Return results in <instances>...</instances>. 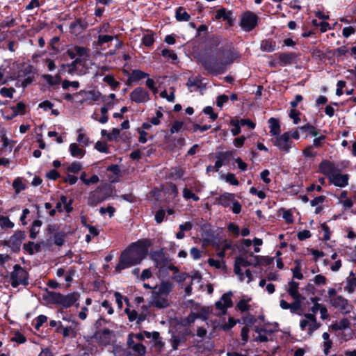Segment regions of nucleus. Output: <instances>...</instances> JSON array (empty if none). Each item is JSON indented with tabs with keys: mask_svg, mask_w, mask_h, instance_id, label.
Instances as JSON below:
<instances>
[{
	"mask_svg": "<svg viewBox=\"0 0 356 356\" xmlns=\"http://www.w3.org/2000/svg\"><path fill=\"white\" fill-rule=\"evenodd\" d=\"M147 249L143 241L131 245L120 255L115 270L120 272L122 269L139 264L147 255Z\"/></svg>",
	"mask_w": 356,
	"mask_h": 356,
	"instance_id": "f257e3e1",
	"label": "nucleus"
},
{
	"mask_svg": "<svg viewBox=\"0 0 356 356\" xmlns=\"http://www.w3.org/2000/svg\"><path fill=\"white\" fill-rule=\"evenodd\" d=\"M217 60L213 62L210 59H205L202 61L204 68L213 74H218L223 71L225 66L232 63L234 54L230 51H220L217 54Z\"/></svg>",
	"mask_w": 356,
	"mask_h": 356,
	"instance_id": "f03ea898",
	"label": "nucleus"
},
{
	"mask_svg": "<svg viewBox=\"0 0 356 356\" xmlns=\"http://www.w3.org/2000/svg\"><path fill=\"white\" fill-rule=\"evenodd\" d=\"M321 327V323L317 322L314 314H305L300 321V327L302 331L307 332L309 336H312L314 332Z\"/></svg>",
	"mask_w": 356,
	"mask_h": 356,
	"instance_id": "7ed1b4c3",
	"label": "nucleus"
},
{
	"mask_svg": "<svg viewBox=\"0 0 356 356\" xmlns=\"http://www.w3.org/2000/svg\"><path fill=\"white\" fill-rule=\"evenodd\" d=\"M27 272L19 265L14 266V270L10 275V283L13 287H17L19 284H27Z\"/></svg>",
	"mask_w": 356,
	"mask_h": 356,
	"instance_id": "20e7f679",
	"label": "nucleus"
},
{
	"mask_svg": "<svg viewBox=\"0 0 356 356\" xmlns=\"http://www.w3.org/2000/svg\"><path fill=\"white\" fill-rule=\"evenodd\" d=\"M258 16L250 11H247L241 15L240 25L245 31H250L257 25Z\"/></svg>",
	"mask_w": 356,
	"mask_h": 356,
	"instance_id": "39448f33",
	"label": "nucleus"
},
{
	"mask_svg": "<svg viewBox=\"0 0 356 356\" xmlns=\"http://www.w3.org/2000/svg\"><path fill=\"white\" fill-rule=\"evenodd\" d=\"M272 142L280 151L284 152H289L293 144L290 138V132H285L282 135H278L272 139Z\"/></svg>",
	"mask_w": 356,
	"mask_h": 356,
	"instance_id": "423d86ee",
	"label": "nucleus"
},
{
	"mask_svg": "<svg viewBox=\"0 0 356 356\" xmlns=\"http://www.w3.org/2000/svg\"><path fill=\"white\" fill-rule=\"evenodd\" d=\"M232 293L228 292L224 293L220 300L215 304L216 309L220 312V314H225L228 308L232 307L233 302L232 300Z\"/></svg>",
	"mask_w": 356,
	"mask_h": 356,
	"instance_id": "0eeeda50",
	"label": "nucleus"
},
{
	"mask_svg": "<svg viewBox=\"0 0 356 356\" xmlns=\"http://www.w3.org/2000/svg\"><path fill=\"white\" fill-rule=\"evenodd\" d=\"M131 101L136 103H145L149 100V92L141 87L135 88L129 95Z\"/></svg>",
	"mask_w": 356,
	"mask_h": 356,
	"instance_id": "6e6552de",
	"label": "nucleus"
},
{
	"mask_svg": "<svg viewBox=\"0 0 356 356\" xmlns=\"http://www.w3.org/2000/svg\"><path fill=\"white\" fill-rule=\"evenodd\" d=\"M80 294L77 292H73L67 295H63L60 293L58 305L65 308L70 307L74 305L79 299Z\"/></svg>",
	"mask_w": 356,
	"mask_h": 356,
	"instance_id": "1a4fd4ad",
	"label": "nucleus"
},
{
	"mask_svg": "<svg viewBox=\"0 0 356 356\" xmlns=\"http://www.w3.org/2000/svg\"><path fill=\"white\" fill-rule=\"evenodd\" d=\"M338 169L336 168L335 165L328 160H323L318 165V171L327 176L328 179Z\"/></svg>",
	"mask_w": 356,
	"mask_h": 356,
	"instance_id": "9d476101",
	"label": "nucleus"
},
{
	"mask_svg": "<svg viewBox=\"0 0 356 356\" xmlns=\"http://www.w3.org/2000/svg\"><path fill=\"white\" fill-rule=\"evenodd\" d=\"M348 175L341 174L339 170L329 179L332 184L340 188L346 186L348 184Z\"/></svg>",
	"mask_w": 356,
	"mask_h": 356,
	"instance_id": "9b49d317",
	"label": "nucleus"
},
{
	"mask_svg": "<svg viewBox=\"0 0 356 356\" xmlns=\"http://www.w3.org/2000/svg\"><path fill=\"white\" fill-rule=\"evenodd\" d=\"M250 265V262L247 258L239 256L237 257L234 262V273L239 277L241 281L244 280L243 273L242 272V267H247Z\"/></svg>",
	"mask_w": 356,
	"mask_h": 356,
	"instance_id": "f8f14e48",
	"label": "nucleus"
},
{
	"mask_svg": "<svg viewBox=\"0 0 356 356\" xmlns=\"http://www.w3.org/2000/svg\"><path fill=\"white\" fill-rule=\"evenodd\" d=\"M330 304L335 308L339 309L343 312H349L350 305L348 300L341 296L334 297L330 300Z\"/></svg>",
	"mask_w": 356,
	"mask_h": 356,
	"instance_id": "ddd939ff",
	"label": "nucleus"
},
{
	"mask_svg": "<svg viewBox=\"0 0 356 356\" xmlns=\"http://www.w3.org/2000/svg\"><path fill=\"white\" fill-rule=\"evenodd\" d=\"M279 64L281 66H285L293 63L296 59V54L295 53H279L275 54Z\"/></svg>",
	"mask_w": 356,
	"mask_h": 356,
	"instance_id": "4468645a",
	"label": "nucleus"
},
{
	"mask_svg": "<svg viewBox=\"0 0 356 356\" xmlns=\"http://www.w3.org/2000/svg\"><path fill=\"white\" fill-rule=\"evenodd\" d=\"M288 293L295 300V301L300 302L302 296L299 293V283L291 280L288 284L286 289Z\"/></svg>",
	"mask_w": 356,
	"mask_h": 356,
	"instance_id": "2eb2a0df",
	"label": "nucleus"
},
{
	"mask_svg": "<svg viewBox=\"0 0 356 356\" xmlns=\"http://www.w3.org/2000/svg\"><path fill=\"white\" fill-rule=\"evenodd\" d=\"M79 95H83L84 97V102L99 101L102 99V93L99 91L95 90L88 91L81 90L79 92Z\"/></svg>",
	"mask_w": 356,
	"mask_h": 356,
	"instance_id": "dca6fc26",
	"label": "nucleus"
},
{
	"mask_svg": "<svg viewBox=\"0 0 356 356\" xmlns=\"http://www.w3.org/2000/svg\"><path fill=\"white\" fill-rule=\"evenodd\" d=\"M254 331L258 334L257 337L254 338V341L259 342H266L268 340V337L271 335V331L266 330V329L259 325L254 327Z\"/></svg>",
	"mask_w": 356,
	"mask_h": 356,
	"instance_id": "f3484780",
	"label": "nucleus"
},
{
	"mask_svg": "<svg viewBox=\"0 0 356 356\" xmlns=\"http://www.w3.org/2000/svg\"><path fill=\"white\" fill-rule=\"evenodd\" d=\"M152 304L158 308H165L169 306V301L166 298L162 297L161 295L152 293Z\"/></svg>",
	"mask_w": 356,
	"mask_h": 356,
	"instance_id": "a211bd4d",
	"label": "nucleus"
},
{
	"mask_svg": "<svg viewBox=\"0 0 356 356\" xmlns=\"http://www.w3.org/2000/svg\"><path fill=\"white\" fill-rule=\"evenodd\" d=\"M43 299L48 304H57L59 302L60 293L47 291L43 295Z\"/></svg>",
	"mask_w": 356,
	"mask_h": 356,
	"instance_id": "6ab92c4d",
	"label": "nucleus"
},
{
	"mask_svg": "<svg viewBox=\"0 0 356 356\" xmlns=\"http://www.w3.org/2000/svg\"><path fill=\"white\" fill-rule=\"evenodd\" d=\"M355 289H356V277L353 273H351L350 274V275L346 279V286L344 287V289L348 293H352L355 291Z\"/></svg>",
	"mask_w": 356,
	"mask_h": 356,
	"instance_id": "aec40b11",
	"label": "nucleus"
},
{
	"mask_svg": "<svg viewBox=\"0 0 356 356\" xmlns=\"http://www.w3.org/2000/svg\"><path fill=\"white\" fill-rule=\"evenodd\" d=\"M148 76V74L140 70H133L129 77L128 81L129 82H137L145 77Z\"/></svg>",
	"mask_w": 356,
	"mask_h": 356,
	"instance_id": "412c9836",
	"label": "nucleus"
},
{
	"mask_svg": "<svg viewBox=\"0 0 356 356\" xmlns=\"http://www.w3.org/2000/svg\"><path fill=\"white\" fill-rule=\"evenodd\" d=\"M251 298H248L247 299H241L240 300L236 305V308L238 309L241 312H248L252 309V305L250 304L251 301Z\"/></svg>",
	"mask_w": 356,
	"mask_h": 356,
	"instance_id": "4be33fe9",
	"label": "nucleus"
},
{
	"mask_svg": "<svg viewBox=\"0 0 356 356\" xmlns=\"http://www.w3.org/2000/svg\"><path fill=\"white\" fill-rule=\"evenodd\" d=\"M157 291H153L152 293H157L159 295H167L172 290V284L168 282H163L158 287Z\"/></svg>",
	"mask_w": 356,
	"mask_h": 356,
	"instance_id": "5701e85b",
	"label": "nucleus"
},
{
	"mask_svg": "<svg viewBox=\"0 0 356 356\" xmlns=\"http://www.w3.org/2000/svg\"><path fill=\"white\" fill-rule=\"evenodd\" d=\"M234 200V195L232 193H225L220 195L217 201L218 203L223 207H228L230 202Z\"/></svg>",
	"mask_w": 356,
	"mask_h": 356,
	"instance_id": "b1692460",
	"label": "nucleus"
},
{
	"mask_svg": "<svg viewBox=\"0 0 356 356\" xmlns=\"http://www.w3.org/2000/svg\"><path fill=\"white\" fill-rule=\"evenodd\" d=\"M270 132L272 135L277 136L280 133V125L279 121L275 118H271L268 120Z\"/></svg>",
	"mask_w": 356,
	"mask_h": 356,
	"instance_id": "393cba45",
	"label": "nucleus"
},
{
	"mask_svg": "<svg viewBox=\"0 0 356 356\" xmlns=\"http://www.w3.org/2000/svg\"><path fill=\"white\" fill-rule=\"evenodd\" d=\"M232 156V152L220 153L219 156L218 157V160L216 161L215 165H213L215 171H218L219 168H221L222 165H223L225 160Z\"/></svg>",
	"mask_w": 356,
	"mask_h": 356,
	"instance_id": "a878e982",
	"label": "nucleus"
},
{
	"mask_svg": "<svg viewBox=\"0 0 356 356\" xmlns=\"http://www.w3.org/2000/svg\"><path fill=\"white\" fill-rule=\"evenodd\" d=\"M70 152L73 157L81 158L84 156L86 152L84 149L80 148L76 143H72L70 145Z\"/></svg>",
	"mask_w": 356,
	"mask_h": 356,
	"instance_id": "bb28decb",
	"label": "nucleus"
},
{
	"mask_svg": "<svg viewBox=\"0 0 356 356\" xmlns=\"http://www.w3.org/2000/svg\"><path fill=\"white\" fill-rule=\"evenodd\" d=\"M350 325V322L347 318L341 319L339 321H337L331 325V327L334 330H342L348 328Z\"/></svg>",
	"mask_w": 356,
	"mask_h": 356,
	"instance_id": "cd10ccee",
	"label": "nucleus"
},
{
	"mask_svg": "<svg viewBox=\"0 0 356 356\" xmlns=\"http://www.w3.org/2000/svg\"><path fill=\"white\" fill-rule=\"evenodd\" d=\"M176 18L178 21L187 22L190 19V15L182 7H179L176 10Z\"/></svg>",
	"mask_w": 356,
	"mask_h": 356,
	"instance_id": "c85d7f7f",
	"label": "nucleus"
},
{
	"mask_svg": "<svg viewBox=\"0 0 356 356\" xmlns=\"http://www.w3.org/2000/svg\"><path fill=\"white\" fill-rule=\"evenodd\" d=\"M1 141L3 143L2 147L0 149L1 153H3L4 152L8 151L10 152L13 147V142L9 140L6 136H3L1 138Z\"/></svg>",
	"mask_w": 356,
	"mask_h": 356,
	"instance_id": "c756f323",
	"label": "nucleus"
},
{
	"mask_svg": "<svg viewBox=\"0 0 356 356\" xmlns=\"http://www.w3.org/2000/svg\"><path fill=\"white\" fill-rule=\"evenodd\" d=\"M261 49L263 51L272 52L275 49V42L270 40H263L261 43Z\"/></svg>",
	"mask_w": 356,
	"mask_h": 356,
	"instance_id": "7c9ffc66",
	"label": "nucleus"
},
{
	"mask_svg": "<svg viewBox=\"0 0 356 356\" xmlns=\"http://www.w3.org/2000/svg\"><path fill=\"white\" fill-rule=\"evenodd\" d=\"M13 112V115H24L26 112V105L23 102H19L15 106L10 107Z\"/></svg>",
	"mask_w": 356,
	"mask_h": 356,
	"instance_id": "2f4dec72",
	"label": "nucleus"
},
{
	"mask_svg": "<svg viewBox=\"0 0 356 356\" xmlns=\"http://www.w3.org/2000/svg\"><path fill=\"white\" fill-rule=\"evenodd\" d=\"M231 15V12L227 11L225 8H220L216 10V18L217 19H223L225 20H229Z\"/></svg>",
	"mask_w": 356,
	"mask_h": 356,
	"instance_id": "473e14b6",
	"label": "nucleus"
},
{
	"mask_svg": "<svg viewBox=\"0 0 356 356\" xmlns=\"http://www.w3.org/2000/svg\"><path fill=\"white\" fill-rule=\"evenodd\" d=\"M221 178L233 186H238L239 182L233 173L223 174Z\"/></svg>",
	"mask_w": 356,
	"mask_h": 356,
	"instance_id": "72a5a7b5",
	"label": "nucleus"
},
{
	"mask_svg": "<svg viewBox=\"0 0 356 356\" xmlns=\"http://www.w3.org/2000/svg\"><path fill=\"white\" fill-rule=\"evenodd\" d=\"M104 81L108 83L112 90H115L120 86V83L115 81L113 76L111 74L105 76Z\"/></svg>",
	"mask_w": 356,
	"mask_h": 356,
	"instance_id": "f704fd0d",
	"label": "nucleus"
},
{
	"mask_svg": "<svg viewBox=\"0 0 356 356\" xmlns=\"http://www.w3.org/2000/svg\"><path fill=\"white\" fill-rule=\"evenodd\" d=\"M42 225V222L39 220H34L32 224V227L30 231V237L32 238H35L37 236V234L39 232V228Z\"/></svg>",
	"mask_w": 356,
	"mask_h": 356,
	"instance_id": "c9c22d12",
	"label": "nucleus"
},
{
	"mask_svg": "<svg viewBox=\"0 0 356 356\" xmlns=\"http://www.w3.org/2000/svg\"><path fill=\"white\" fill-rule=\"evenodd\" d=\"M70 28L72 32L79 33L84 29V26L80 19H76L70 24Z\"/></svg>",
	"mask_w": 356,
	"mask_h": 356,
	"instance_id": "e433bc0d",
	"label": "nucleus"
},
{
	"mask_svg": "<svg viewBox=\"0 0 356 356\" xmlns=\"http://www.w3.org/2000/svg\"><path fill=\"white\" fill-rule=\"evenodd\" d=\"M78 136H77V141L82 144L83 146H87L89 145L90 141L89 138L86 136V135L83 133V130L81 129H78L77 131Z\"/></svg>",
	"mask_w": 356,
	"mask_h": 356,
	"instance_id": "4c0bfd02",
	"label": "nucleus"
},
{
	"mask_svg": "<svg viewBox=\"0 0 356 356\" xmlns=\"http://www.w3.org/2000/svg\"><path fill=\"white\" fill-rule=\"evenodd\" d=\"M15 92V89L14 88H1L0 89V95L3 97H7L12 99L13 97V95Z\"/></svg>",
	"mask_w": 356,
	"mask_h": 356,
	"instance_id": "58836bf2",
	"label": "nucleus"
},
{
	"mask_svg": "<svg viewBox=\"0 0 356 356\" xmlns=\"http://www.w3.org/2000/svg\"><path fill=\"white\" fill-rule=\"evenodd\" d=\"M292 272L293 278H296L298 280L303 279V275L301 273V266L299 261H296V266L292 269Z\"/></svg>",
	"mask_w": 356,
	"mask_h": 356,
	"instance_id": "ea45409f",
	"label": "nucleus"
},
{
	"mask_svg": "<svg viewBox=\"0 0 356 356\" xmlns=\"http://www.w3.org/2000/svg\"><path fill=\"white\" fill-rule=\"evenodd\" d=\"M114 37L113 35H106V34H99L98 36V39L97 41V44L99 46L103 45L104 43H107L111 40Z\"/></svg>",
	"mask_w": 356,
	"mask_h": 356,
	"instance_id": "a19ab883",
	"label": "nucleus"
},
{
	"mask_svg": "<svg viewBox=\"0 0 356 356\" xmlns=\"http://www.w3.org/2000/svg\"><path fill=\"white\" fill-rule=\"evenodd\" d=\"M257 318L250 314H246L243 317V321L245 324V326H248V327H252L257 322Z\"/></svg>",
	"mask_w": 356,
	"mask_h": 356,
	"instance_id": "79ce46f5",
	"label": "nucleus"
},
{
	"mask_svg": "<svg viewBox=\"0 0 356 356\" xmlns=\"http://www.w3.org/2000/svg\"><path fill=\"white\" fill-rule=\"evenodd\" d=\"M208 264L209 266L214 267L217 269L225 268V264L223 261L216 260L212 258L208 259Z\"/></svg>",
	"mask_w": 356,
	"mask_h": 356,
	"instance_id": "37998d69",
	"label": "nucleus"
},
{
	"mask_svg": "<svg viewBox=\"0 0 356 356\" xmlns=\"http://www.w3.org/2000/svg\"><path fill=\"white\" fill-rule=\"evenodd\" d=\"M54 243L57 245H62L64 243V238L65 237V233L63 231L58 232L54 234Z\"/></svg>",
	"mask_w": 356,
	"mask_h": 356,
	"instance_id": "c03bdc74",
	"label": "nucleus"
},
{
	"mask_svg": "<svg viewBox=\"0 0 356 356\" xmlns=\"http://www.w3.org/2000/svg\"><path fill=\"white\" fill-rule=\"evenodd\" d=\"M95 148L103 153H108L109 149L108 145L105 142L97 141L95 145Z\"/></svg>",
	"mask_w": 356,
	"mask_h": 356,
	"instance_id": "a18cd8bd",
	"label": "nucleus"
},
{
	"mask_svg": "<svg viewBox=\"0 0 356 356\" xmlns=\"http://www.w3.org/2000/svg\"><path fill=\"white\" fill-rule=\"evenodd\" d=\"M302 154L305 157L308 158H314L317 155V152L314 151V147L312 145L306 147L303 149Z\"/></svg>",
	"mask_w": 356,
	"mask_h": 356,
	"instance_id": "49530a36",
	"label": "nucleus"
},
{
	"mask_svg": "<svg viewBox=\"0 0 356 356\" xmlns=\"http://www.w3.org/2000/svg\"><path fill=\"white\" fill-rule=\"evenodd\" d=\"M0 226L2 228H13L14 227V223L11 222L8 217L1 216Z\"/></svg>",
	"mask_w": 356,
	"mask_h": 356,
	"instance_id": "de8ad7c7",
	"label": "nucleus"
},
{
	"mask_svg": "<svg viewBox=\"0 0 356 356\" xmlns=\"http://www.w3.org/2000/svg\"><path fill=\"white\" fill-rule=\"evenodd\" d=\"M13 186L17 193H19L21 191L25 188V185L19 178H17L14 180Z\"/></svg>",
	"mask_w": 356,
	"mask_h": 356,
	"instance_id": "09e8293b",
	"label": "nucleus"
},
{
	"mask_svg": "<svg viewBox=\"0 0 356 356\" xmlns=\"http://www.w3.org/2000/svg\"><path fill=\"white\" fill-rule=\"evenodd\" d=\"M313 281L314 284L318 286H324L327 284V278L322 275H316L314 277Z\"/></svg>",
	"mask_w": 356,
	"mask_h": 356,
	"instance_id": "8fccbe9b",
	"label": "nucleus"
},
{
	"mask_svg": "<svg viewBox=\"0 0 356 356\" xmlns=\"http://www.w3.org/2000/svg\"><path fill=\"white\" fill-rule=\"evenodd\" d=\"M132 350L140 356H143L146 353V348L140 343L133 346Z\"/></svg>",
	"mask_w": 356,
	"mask_h": 356,
	"instance_id": "3c124183",
	"label": "nucleus"
},
{
	"mask_svg": "<svg viewBox=\"0 0 356 356\" xmlns=\"http://www.w3.org/2000/svg\"><path fill=\"white\" fill-rule=\"evenodd\" d=\"M183 122H180V121H175L172 126H171V128L170 129V133L172 134H175V133H178L179 131H180L181 130V129L183 128Z\"/></svg>",
	"mask_w": 356,
	"mask_h": 356,
	"instance_id": "603ef678",
	"label": "nucleus"
},
{
	"mask_svg": "<svg viewBox=\"0 0 356 356\" xmlns=\"http://www.w3.org/2000/svg\"><path fill=\"white\" fill-rule=\"evenodd\" d=\"M161 54L163 56L172 60H175L177 58V54L175 53V51L170 49H163Z\"/></svg>",
	"mask_w": 356,
	"mask_h": 356,
	"instance_id": "864d4df0",
	"label": "nucleus"
},
{
	"mask_svg": "<svg viewBox=\"0 0 356 356\" xmlns=\"http://www.w3.org/2000/svg\"><path fill=\"white\" fill-rule=\"evenodd\" d=\"M299 129L302 131H309L313 136H316L318 134V132L316 131V128L309 124L302 126L299 127Z\"/></svg>",
	"mask_w": 356,
	"mask_h": 356,
	"instance_id": "5fc2aeb1",
	"label": "nucleus"
},
{
	"mask_svg": "<svg viewBox=\"0 0 356 356\" xmlns=\"http://www.w3.org/2000/svg\"><path fill=\"white\" fill-rule=\"evenodd\" d=\"M154 42L153 34L147 33L143 38V44L147 47H149L153 44Z\"/></svg>",
	"mask_w": 356,
	"mask_h": 356,
	"instance_id": "6e6d98bb",
	"label": "nucleus"
},
{
	"mask_svg": "<svg viewBox=\"0 0 356 356\" xmlns=\"http://www.w3.org/2000/svg\"><path fill=\"white\" fill-rule=\"evenodd\" d=\"M171 90H172V91L169 95L167 93L166 90H163V91L161 92V93H160L161 97L165 98L170 102H173L175 99V91L172 88H171Z\"/></svg>",
	"mask_w": 356,
	"mask_h": 356,
	"instance_id": "4d7b16f0",
	"label": "nucleus"
},
{
	"mask_svg": "<svg viewBox=\"0 0 356 356\" xmlns=\"http://www.w3.org/2000/svg\"><path fill=\"white\" fill-rule=\"evenodd\" d=\"M250 328L248 326H244L241 329V337L243 341V343L245 344L249 339Z\"/></svg>",
	"mask_w": 356,
	"mask_h": 356,
	"instance_id": "13d9d810",
	"label": "nucleus"
},
{
	"mask_svg": "<svg viewBox=\"0 0 356 356\" xmlns=\"http://www.w3.org/2000/svg\"><path fill=\"white\" fill-rule=\"evenodd\" d=\"M114 296L115 298V301L118 305V307L120 309H121L123 307V300H124L127 303L129 302L127 298H124L119 292H115L114 293Z\"/></svg>",
	"mask_w": 356,
	"mask_h": 356,
	"instance_id": "bf43d9fd",
	"label": "nucleus"
},
{
	"mask_svg": "<svg viewBox=\"0 0 356 356\" xmlns=\"http://www.w3.org/2000/svg\"><path fill=\"white\" fill-rule=\"evenodd\" d=\"M120 134V130L118 128H113L111 133L107 134V140L109 141H113L116 140Z\"/></svg>",
	"mask_w": 356,
	"mask_h": 356,
	"instance_id": "052dcab7",
	"label": "nucleus"
},
{
	"mask_svg": "<svg viewBox=\"0 0 356 356\" xmlns=\"http://www.w3.org/2000/svg\"><path fill=\"white\" fill-rule=\"evenodd\" d=\"M325 199L326 197L324 195L316 197L310 202L311 206L318 207L322 205V204L325 202Z\"/></svg>",
	"mask_w": 356,
	"mask_h": 356,
	"instance_id": "680f3d73",
	"label": "nucleus"
},
{
	"mask_svg": "<svg viewBox=\"0 0 356 356\" xmlns=\"http://www.w3.org/2000/svg\"><path fill=\"white\" fill-rule=\"evenodd\" d=\"M11 341L17 342V343H24L26 341V338L23 334L17 332L11 338Z\"/></svg>",
	"mask_w": 356,
	"mask_h": 356,
	"instance_id": "e2e57ef3",
	"label": "nucleus"
},
{
	"mask_svg": "<svg viewBox=\"0 0 356 356\" xmlns=\"http://www.w3.org/2000/svg\"><path fill=\"white\" fill-rule=\"evenodd\" d=\"M300 113L296 110L295 108H293L291 110L289 113V116L291 119H293L294 124H298L300 121Z\"/></svg>",
	"mask_w": 356,
	"mask_h": 356,
	"instance_id": "0e129e2a",
	"label": "nucleus"
},
{
	"mask_svg": "<svg viewBox=\"0 0 356 356\" xmlns=\"http://www.w3.org/2000/svg\"><path fill=\"white\" fill-rule=\"evenodd\" d=\"M70 86H72L74 88H78L79 87V83L78 81H70L68 80H64L62 82V87L63 89H67Z\"/></svg>",
	"mask_w": 356,
	"mask_h": 356,
	"instance_id": "69168bd1",
	"label": "nucleus"
},
{
	"mask_svg": "<svg viewBox=\"0 0 356 356\" xmlns=\"http://www.w3.org/2000/svg\"><path fill=\"white\" fill-rule=\"evenodd\" d=\"M325 139V136H323V135L320 136L318 138H314L313 140V145H312L313 147H315L316 148L321 147L323 145Z\"/></svg>",
	"mask_w": 356,
	"mask_h": 356,
	"instance_id": "338daca9",
	"label": "nucleus"
},
{
	"mask_svg": "<svg viewBox=\"0 0 356 356\" xmlns=\"http://www.w3.org/2000/svg\"><path fill=\"white\" fill-rule=\"evenodd\" d=\"M81 169V165L79 162H73L67 168V170L74 173H77Z\"/></svg>",
	"mask_w": 356,
	"mask_h": 356,
	"instance_id": "774afa93",
	"label": "nucleus"
}]
</instances>
